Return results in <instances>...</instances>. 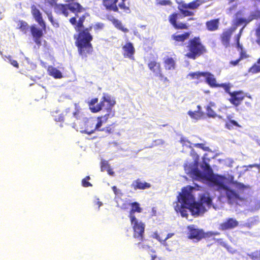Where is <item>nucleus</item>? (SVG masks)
Returning <instances> with one entry per match:
<instances>
[{
  "mask_svg": "<svg viewBox=\"0 0 260 260\" xmlns=\"http://www.w3.org/2000/svg\"><path fill=\"white\" fill-rule=\"evenodd\" d=\"M75 0H64L66 4H56L54 7L55 12L58 14H62L67 17L69 15L70 10L75 16L69 19L70 23L74 26L75 30L78 34L74 35L75 45L77 47L78 52L82 57H87V55L91 54L93 48L91 44L93 36L90 31L92 29V25H89L85 28L84 22L87 13H85L79 17L78 13L83 12L85 9L79 3L75 2Z\"/></svg>",
  "mask_w": 260,
  "mask_h": 260,
  "instance_id": "obj_1",
  "label": "nucleus"
},
{
  "mask_svg": "<svg viewBox=\"0 0 260 260\" xmlns=\"http://www.w3.org/2000/svg\"><path fill=\"white\" fill-rule=\"evenodd\" d=\"M185 56L188 59H196L207 52L206 46L202 43L199 37L189 39L186 46Z\"/></svg>",
  "mask_w": 260,
  "mask_h": 260,
  "instance_id": "obj_2",
  "label": "nucleus"
},
{
  "mask_svg": "<svg viewBox=\"0 0 260 260\" xmlns=\"http://www.w3.org/2000/svg\"><path fill=\"white\" fill-rule=\"evenodd\" d=\"M98 101V98H95L88 102L89 109L92 113H97L102 110H112L116 104L115 101L107 93H104L101 101L97 104Z\"/></svg>",
  "mask_w": 260,
  "mask_h": 260,
  "instance_id": "obj_3",
  "label": "nucleus"
},
{
  "mask_svg": "<svg viewBox=\"0 0 260 260\" xmlns=\"http://www.w3.org/2000/svg\"><path fill=\"white\" fill-rule=\"evenodd\" d=\"M193 201V197L191 192L183 188L182 192L179 193L178 197V202L181 204L177 203L175 206V210L177 213H180L182 217H187L188 216L187 210H190V206L192 202Z\"/></svg>",
  "mask_w": 260,
  "mask_h": 260,
  "instance_id": "obj_4",
  "label": "nucleus"
},
{
  "mask_svg": "<svg viewBox=\"0 0 260 260\" xmlns=\"http://www.w3.org/2000/svg\"><path fill=\"white\" fill-rule=\"evenodd\" d=\"M187 229V238L192 240L194 242H199L203 239L209 238L218 234V233H214L211 232L206 233L203 229L196 228L193 224L188 225Z\"/></svg>",
  "mask_w": 260,
  "mask_h": 260,
  "instance_id": "obj_5",
  "label": "nucleus"
},
{
  "mask_svg": "<svg viewBox=\"0 0 260 260\" xmlns=\"http://www.w3.org/2000/svg\"><path fill=\"white\" fill-rule=\"evenodd\" d=\"M130 221L134 231L133 237L139 241L137 245L139 248H143L144 246L141 243L144 240L145 225L142 221H139L137 218Z\"/></svg>",
  "mask_w": 260,
  "mask_h": 260,
  "instance_id": "obj_6",
  "label": "nucleus"
},
{
  "mask_svg": "<svg viewBox=\"0 0 260 260\" xmlns=\"http://www.w3.org/2000/svg\"><path fill=\"white\" fill-rule=\"evenodd\" d=\"M190 153L193 155L194 161L192 163H185L184 165V170L188 175H192L198 178H202L203 174L198 169L199 156L193 150H191Z\"/></svg>",
  "mask_w": 260,
  "mask_h": 260,
  "instance_id": "obj_7",
  "label": "nucleus"
},
{
  "mask_svg": "<svg viewBox=\"0 0 260 260\" xmlns=\"http://www.w3.org/2000/svg\"><path fill=\"white\" fill-rule=\"evenodd\" d=\"M230 98L228 99L230 103L235 107L239 106L245 97L252 100L250 95H247L242 90H236L230 93Z\"/></svg>",
  "mask_w": 260,
  "mask_h": 260,
  "instance_id": "obj_8",
  "label": "nucleus"
},
{
  "mask_svg": "<svg viewBox=\"0 0 260 260\" xmlns=\"http://www.w3.org/2000/svg\"><path fill=\"white\" fill-rule=\"evenodd\" d=\"M190 32L186 31L182 34L176 32L171 36V40L175 46H183L185 42L189 38Z\"/></svg>",
  "mask_w": 260,
  "mask_h": 260,
  "instance_id": "obj_9",
  "label": "nucleus"
},
{
  "mask_svg": "<svg viewBox=\"0 0 260 260\" xmlns=\"http://www.w3.org/2000/svg\"><path fill=\"white\" fill-rule=\"evenodd\" d=\"M179 14L174 12L169 15L168 20L170 23L175 29H187L188 25L185 23H177V21L178 19Z\"/></svg>",
  "mask_w": 260,
  "mask_h": 260,
  "instance_id": "obj_10",
  "label": "nucleus"
},
{
  "mask_svg": "<svg viewBox=\"0 0 260 260\" xmlns=\"http://www.w3.org/2000/svg\"><path fill=\"white\" fill-rule=\"evenodd\" d=\"M236 27H230L224 30L220 35V40L225 48L230 46V42L233 33L235 31Z\"/></svg>",
  "mask_w": 260,
  "mask_h": 260,
  "instance_id": "obj_11",
  "label": "nucleus"
},
{
  "mask_svg": "<svg viewBox=\"0 0 260 260\" xmlns=\"http://www.w3.org/2000/svg\"><path fill=\"white\" fill-rule=\"evenodd\" d=\"M226 197L229 201L232 203H235L240 206L246 201V198L240 197V196L233 190H229L226 192Z\"/></svg>",
  "mask_w": 260,
  "mask_h": 260,
  "instance_id": "obj_12",
  "label": "nucleus"
},
{
  "mask_svg": "<svg viewBox=\"0 0 260 260\" xmlns=\"http://www.w3.org/2000/svg\"><path fill=\"white\" fill-rule=\"evenodd\" d=\"M239 225V222L234 218H228L219 225L218 229L224 231L234 229Z\"/></svg>",
  "mask_w": 260,
  "mask_h": 260,
  "instance_id": "obj_13",
  "label": "nucleus"
},
{
  "mask_svg": "<svg viewBox=\"0 0 260 260\" xmlns=\"http://www.w3.org/2000/svg\"><path fill=\"white\" fill-rule=\"evenodd\" d=\"M149 69L154 74L161 78L164 77L161 72V65L159 62L155 60H151L148 63Z\"/></svg>",
  "mask_w": 260,
  "mask_h": 260,
  "instance_id": "obj_14",
  "label": "nucleus"
},
{
  "mask_svg": "<svg viewBox=\"0 0 260 260\" xmlns=\"http://www.w3.org/2000/svg\"><path fill=\"white\" fill-rule=\"evenodd\" d=\"M190 206V211L193 215H199L200 214L204 213L206 210L202 203L196 202L193 198V201L192 202Z\"/></svg>",
  "mask_w": 260,
  "mask_h": 260,
  "instance_id": "obj_15",
  "label": "nucleus"
},
{
  "mask_svg": "<svg viewBox=\"0 0 260 260\" xmlns=\"http://www.w3.org/2000/svg\"><path fill=\"white\" fill-rule=\"evenodd\" d=\"M30 29L31 34L34 38V42L37 45L40 46L42 43L41 38L43 36V30L36 27L35 25L31 26Z\"/></svg>",
  "mask_w": 260,
  "mask_h": 260,
  "instance_id": "obj_16",
  "label": "nucleus"
},
{
  "mask_svg": "<svg viewBox=\"0 0 260 260\" xmlns=\"http://www.w3.org/2000/svg\"><path fill=\"white\" fill-rule=\"evenodd\" d=\"M131 186L135 190H145L150 188L151 185L149 183L143 181L140 178H138L133 181Z\"/></svg>",
  "mask_w": 260,
  "mask_h": 260,
  "instance_id": "obj_17",
  "label": "nucleus"
},
{
  "mask_svg": "<svg viewBox=\"0 0 260 260\" xmlns=\"http://www.w3.org/2000/svg\"><path fill=\"white\" fill-rule=\"evenodd\" d=\"M207 179L214 185L217 186L219 189H226L227 188V187L223 182V177L221 176L213 174L209 177H208Z\"/></svg>",
  "mask_w": 260,
  "mask_h": 260,
  "instance_id": "obj_18",
  "label": "nucleus"
},
{
  "mask_svg": "<svg viewBox=\"0 0 260 260\" xmlns=\"http://www.w3.org/2000/svg\"><path fill=\"white\" fill-rule=\"evenodd\" d=\"M123 55L125 58L134 59V55L135 52V48L131 42H127L122 47Z\"/></svg>",
  "mask_w": 260,
  "mask_h": 260,
  "instance_id": "obj_19",
  "label": "nucleus"
},
{
  "mask_svg": "<svg viewBox=\"0 0 260 260\" xmlns=\"http://www.w3.org/2000/svg\"><path fill=\"white\" fill-rule=\"evenodd\" d=\"M237 48L240 49L239 57L236 60L230 61V65L233 67L238 65L241 60L249 57V55L247 54V51L243 48L241 45H240V47H237Z\"/></svg>",
  "mask_w": 260,
  "mask_h": 260,
  "instance_id": "obj_20",
  "label": "nucleus"
},
{
  "mask_svg": "<svg viewBox=\"0 0 260 260\" xmlns=\"http://www.w3.org/2000/svg\"><path fill=\"white\" fill-rule=\"evenodd\" d=\"M31 13L36 21L42 27L43 29L45 30V23L43 19L40 11L34 6L31 7Z\"/></svg>",
  "mask_w": 260,
  "mask_h": 260,
  "instance_id": "obj_21",
  "label": "nucleus"
},
{
  "mask_svg": "<svg viewBox=\"0 0 260 260\" xmlns=\"http://www.w3.org/2000/svg\"><path fill=\"white\" fill-rule=\"evenodd\" d=\"M242 15L243 13L241 11H239L237 12L235 14L236 18L234 21L235 26L234 27H236V29L238 26L242 24L244 25V27H245L246 25L252 20V18L250 19H246V18L243 17H239V16Z\"/></svg>",
  "mask_w": 260,
  "mask_h": 260,
  "instance_id": "obj_22",
  "label": "nucleus"
},
{
  "mask_svg": "<svg viewBox=\"0 0 260 260\" xmlns=\"http://www.w3.org/2000/svg\"><path fill=\"white\" fill-rule=\"evenodd\" d=\"M117 2L118 0H103L102 4L106 10L118 12Z\"/></svg>",
  "mask_w": 260,
  "mask_h": 260,
  "instance_id": "obj_23",
  "label": "nucleus"
},
{
  "mask_svg": "<svg viewBox=\"0 0 260 260\" xmlns=\"http://www.w3.org/2000/svg\"><path fill=\"white\" fill-rule=\"evenodd\" d=\"M219 18L207 21L205 23L207 29L209 31H214L219 29Z\"/></svg>",
  "mask_w": 260,
  "mask_h": 260,
  "instance_id": "obj_24",
  "label": "nucleus"
},
{
  "mask_svg": "<svg viewBox=\"0 0 260 260\" xmlns=\"http://www.w3.org/2000/svg\"><path fill=\"white\" fill-rule=\"evenodd\" d=\"M131 205L132 209L129 211L128 217L130 220H134L136 218L134 213L135 212L141 213L142 211V209L140 207V204L136 202L131 203Z\"/></svg>",
  "mask_w": 260,
  "mask_h": 260,
  "instance_id": "obj_25",
  "label": "nucleus"
},
{
  "mask_svg": "<svg viewBox=\"0 0 260 260\" xmlns=\"http://www.w3.org/2000/svg\"><path fill=\"white\" fill-rule=\"evenodd\" d=\"M96 131L95 126V120L93 119H87L85 122V128L84 133L90 135Z\"/></svg>",
  "mask_w": 260,
  "mask_h": 260,
  "instance_id": "obj_26",
  "label": "nucleus"
},
{
  "mask_svg": "<svg viewBox=\"0 0 260 260\" xmlns=\"http://www.w3.org/2000/svg\"><path fill=\"white\" fill-rule=\"evenodd\" d=\"M206 78V82L212 88L218 87V84L216 82V80L214 75L209 72H205Z\"/></svg>",
  "mask_w": 260,
  "mask_h": 260,
  "instance_id": "obj_27",
  "label": "nucleus"
},
{
  "mask_svg": "<svg viewBox=\"0 0 260 260\" xmlns=\"http://www.w3.org/2000/svg\"><path fill=\"white\" fill-rule=\"evenodd\" d=\"M48 74L55 79H60L62 77L61 72L56 68L49 66L47 68Z\"/></svg>",
  "mask_w": 260,
  "mask_h": 260,
  "instance_id": "obj_28",
  "label": "nucleus"
},
{
  "mask_svg": "<svg viewBox=\"0 0 260 260\" xmlns=\"http://www.w3.org/2000/svg\"><path fill=\"white\" fill-rule=\"evenodd\" d=\"M164 67L166 70H172L175 68V61L171 57H167L164 59Z\"/></svg>",
  "mask_w": 260,
  "mask_h": 260,
  "instance_id": "obj_29",
  "label": "nucleus"
},
{
  "mask_svg": "<svg viewBox=\"0 0 260 260\" xmlns=\"http://www.w3.org/2000/svg\"><path fill=\"white\" fill-rule=\"evenodd\" d=\"M232 116L228 115L227 116L228 120L225 122V127L229 130H231L234 128V127H240V124L235 120L231 119Z\"/></svg>",
  "mask_w": 260,
  "mask_h": 260,
  "instance_id": "obj_30",
  "label": "nucleus"
},
{
  "mask_svg": "<svg viewBox=\"0 0 260 260\" xmlns=\"http://www.w3.org/2000/svg\"><path fill=\"white\" fill-rule=\"evenodd\" d=\"M127 0H118L117 6L118 9L121 10L123 12L129 13L131 9L128 5H126V1Z\"/></svg>",
  "mask_w": 260,
  "mask_h": 260,
  "instance_id": "obj_31",
  "label": "nucleus"
},
{
  "mask_svg": "<svg viewBox=\"0 0 260 260\" xmlns=\"http://www.w3.org/2000/svg\"><path fill=\"white\" fill-rule=\"evenodd\" d=\"M202 3H203L201 0H194L188 4L184 3V6L183 7L184 8L194 10L197 9L202 5Z\"/></svg>",
  "mask_w": 260,
  "mask_h": 260,
  "instance_id": "obj_32",
  "label": "nucleus"
},
{
  "mask_svg": "<svg viewBox=\"0 0 260 260\" xmlns=\"http://www.w3.org/2000/svg\"><path fill=\"white\" fill-rule=\"evenodd\" d=\"M189 116L193 119L198 120L202 118L204 116V113L202 111H189L187 112Z\"/></svg>",
  "mask_w": 260,
  "mask_h": 260,
  "instance_id": "obj_33",
  "label": "nucleus"
},
{
  "mask_svg": "<svg viewBox=\"0 0 260 260\" xmlns=\"http://www.w3.org/2000/svg\"><path fill=\"white\" fill-rule=\"evenodd\" d=\"M184 6V4H182L178 7V9L179 12L181 13L182 15H183L184 17L186 16H192L194 15V12L192 11L188 10V8H184L183 7Z\"/></svg>",
  "mask_w": 260,
  "mask_h": 260,
  "instance_id": "obj_34",
  "label": "nucleus"
},
{
  "mask_svg": "<svg viewBox=\"0 0 260 260\" xmlns=\"http://www.w3.org/2000/svg\"><path fill=\"white\" fill-rule=\"evenodd\" d=\"M18 28L24 34H26L29 29V26L27 22L23 20H19L18 23Z\"/></svg>",
  "mask_w": 260,
  "mask_h": 260,
  "instance_id": "obj_35",
  "label": "nucleus"
},
{
  "mask_svg": "<svg viewBox=\"0 0 260 260\" xmlns=\"http://www.w3.org/2000/svg\"><path fill=\"white\" fill-rule=\"evenodd\" d=\"M112 23L117 28L122 31L123 32H127L128 31V29L127 28L124 27L121 21L118 19H113L112 20Z\"/></svg>",
  "mask_w": 260,
  "mask_h": 260,
  "instance_id": "obj_36",
  "label": "nucleus"
},
{
  "mask_svg": "<svg viewBox=\"0 0 260 260\" xmlns=\"http://www.w3.org/2000/svg\"><path fill=\"white\" fill-rule=\"evenodd\" d=\"M202 168L207 175V178L213 174V170L208 163L204 162V164L202 166Z\"/></svg>",
  "mask_w": 260,
  "mask_h": 260,
  "instance_id": "obj_37",
  "label": "nucleus"
},
{
  "mask_svg": "<svg viewBox=\"0 0 260 260\" xmlns=\"http://www.w3.org/2000/svg\"><path fill=\"white\" fill-rule=\"evenodd\" d=\"M214 106V104L210 103L209 106L206 108V114L208 117L215 118L216 116V112L211 108V106Z\"/></svg>",
  "mask_w": 260,
  "mask_h": 260,
  "instance_id": "obj_38",
  "label": "nucleus"
},
{
  "mask_svg": "<svg viewBox=\"0 0 260 260\" xmlns=\"http://www.w3.org/2000/svg\"><path fill=\"white\" fill-rule=\"evenodd\" d=\"M107 113L103 116H100L101 117H102V119L104 120V122H107L109 118H111L113 117L115 115V111L112 110H104Z\"/></svg>",
  "mask_w": 260,
  "mask_h": 260,
  "instance_id": "obj_39",
  "label": "nucleus"
},
{
  "mask_svg": "<svg viewBox=\"0 0 260 260\" xmlns=\"http://www.w3.org/2000/svg\"><path fill=\"white\" fill-rule=\"evenodd\" d=\"M256 63L257 64H254L249 69V72L252 74H255L260 72V57L257 59Z\"/></svg>",
  "mask_w": 260,
  "mask_h": 260,
  "instance_id": "obj_40",
  "label": "nucleus"
},
{
  "mask_svg": "<svg viewBox=\"0 0 260 260\" xmlns=\"http://www.w3.org/2000/svg\"><path fill=\"white\" fill-rule=\"evenodd\" d=\"M115 130V124L112 123L102 128L100 131L105 132L107 134H111L114 132Z\"/></svg>",
  "mask_w": 260,
  "mask_h": 260,
  "instance_id": "obj_41",
  "label": "nucleus"
},
{
  "mask_svg": "<svg viewBox=\"0 0 260 260\" xmlns=\"http://www.w3.org/2000/svg\"><path fill=\"white\" fill-rule=\"evenodd\" d=\"M212 201V199L210 197L205 196V195L202 196L200 199V202L202 203V205L205 204L209 207L211 205Z\"/></svg>",
  "mask_w": 260,
  "mask_h": 260,
  "instance_id": "obj_42",
  "label": "nucleus"
},
{
  "mask_svg": "<svg viewBox=\"0 0 260 260\" xmlns=\"http://www.w3.org/2000/svg\"><path fill=\"white\" fill-rule=\"evenodd\" d=\"M232 85L230 83H221V84H218V87H222L224 91L228 93L230 95V93H231V88L232 87Z\"/></svg>",
  "mask_w": 260,
  "mask_h": 260,
  "instance_id": "obj_43",
  "label": "nucleus"
},
{
  "mask_svg": "<svg viewBox=\"0 0 260 260\" xmlns=\"http://www.w3.org/2000/svg\"><path fill=\"white\" fill-rule=\"evenodd\" d=\"M252 260H260V249L248 254Z\"/></svg>",
  "mask_w": 260,
  "mask_h": 260,
  "instance_id": "obj_44",
  "label": "nucleus"
},
{
  "mask_svg": "<svg viewBox=\"0 0 260 260\" xmlns=\"http://www.w3.org/2000/svg\"><path fill=\"white\" fill-rule=\"evenodd\" d=\"M188 76L191 77V79H199L201 77H204L205 76V72H192L190 73Z\"/></svg>",
  "mask_w": 260,
  "mask_h": 260,
  "instance_id": "obj_45",
  "label": "nucleus"
},
{
  "mask_svg": "<svg viewBox=\"0 0 260 260\" xmlns=\"http://www.w3.org/2000/svg\"><path fill=\"white\" fill-rule=\"evenodd\" d=\"M155 238L157 240H158L159 242H163V243L164 244V243L165 242V241L169 238H171V237H172L173 235H174V234L173 233H169L167 237H165V239H162L161 238L159 235L157 233H155Z\"/></svg>",
  "mask_w": 260,
  "mask_h": 260,
  "instance_id": "obj_46",
  "label": "nucleus"
},
{
  "mask_svg": "<svg viewBox=\"0 0 260 260\" xmlns=\"http://www.w3.org/2000/svg\"><path fill=\"white\" fill-rule=\"evenodd\" d=\"M105 123L106 122H104V120L102 119V117L98 116L97 117V122L95 123L96 130L100 131V130L102 129L101 128V127L102 126L103 124Z\"/></svg>",
  "mask_w": 260,
  "mask_h": 260,
  "instance_id": "obj_47",
  "label": "nucleus"
},
{
  "mask_svg": "<svg viewBox=\"0 0 260 260\" xmlns=\"http://www.w3.org/2000/svg\"><path fill=\"white\" fill-rule=\"evenodd\" d=\"M255 35L256 37V42L260 46V23L255 29Z\"/></svg>",
  "mask_w": 260,
  "mask_h": 260,
  "instance_id": "obj_48",
  "label": "nucleus"
},
{
  "mask_svg": "<svg viewBox=\"0 0 260 260\" xmlns=\"http://www.w3.org/2000/svg\"><path fill=\"white\" fill-rule=\"evenodd\" d=\"M90 179L89 176H87L82 180V185L84 187H91L92 184L88 181Z\"/></svg>",
  "mask_w": 260,
  "mask_h": 260,
  "instance_id": "obj_49",
  "label": "nucleus"
},
{
  "mask_svg": "<svg viewBox=\"0 0 260 260\" xmlns=\"http://www.w3.org/2000/svg\"><path fill=\"white\" fill-rule=\"evenodd\" d=\"M157 4L160 6H171L172 2L170 0H159Z\"/></svg>",
  "mask_w": 260,
  "mask_h": 260,
  "instance_id": "obj_50",
  "label": "nucleus"
},
{
  "mask_svg": "<svg viewBox=\"0 0 260 260\" xmlns=\"http://www.w3.org/2000/svg\"><path fill=\"white\" fill-rule=\"evenodd\" d=\"M244 27H243L239 31V33L236 36V47H240V39L241 36L243 29Z\"/></svg>",
  "mask_w": 260,
  "mask_h": 260,
  "instance_id": "obj_51",
  "label": "nucleus"
},
{
  "mask_svg": "<svg viewBox=\"0 0 260 260\" xmlns=\"http://www.w3.org/2000/svg\"><path fill=\"white\" fill-rule=\"evenodd\" d=\"M48 19H49V21H50V22L52 23V24L54 27H57L59 26L58 23L54 21V20L53 19V16H52V14L51 13L48 14Z\"/></svg>",
  "mask_w": 260,
  "mask_h": 260,
  "instance_id": "obj_52",
  "label": "nucleus"
},
{
  "mask_svg": "<svg viewBox=\"0 0 260 260\" xmlns=\"http://www.w3.org/2000/svg\"><path fill=\"white\" fill-rule=\"evenodd\" d=\"M112 189L116 196H122L123 193H122L121 190L118 189L116 186H112Z\"/></svg>",
  "mask_w": 260,
  "mask_h": 260,
  "instance_id": "obj_53",
  "label": "nucleus"
},
{
  "mask_svg": "<svg viewBox=\"0 0 260 260\" xmlns=\"http://www.w3.org/2000/svg\"><path fill=\"white\" fill-rule=\"evenodd\" d=\"M64 115L63 113L60 114L58 115L55 116L54 120L57 122H62L64 120Z\"/></svg>",
  "mask_w": 260,
  "mask_h": 260,
  "instance_id": "obj_54",
  "label": "nucleus"
},
{
  "mask_svg": "<svg viewBox=\"0 0 260 260\" xmlns=\"http://www.w3.org/2000/svg\"><path fill=\"white\" fill-rule=\"evenodd\" d=\"M235 186L239 190H243L246 188V186L244 184L239 182H236Z\"/></svg>",
  "mask_w": 260,
  "mask_h": 260,
  "instance_id": "obj_55",
  "label": "nucleus"
},
{
  "mask_svg": "<svg viewBox=\"0 0 260 260\" xmlns=\"http://www.w3.org/2000/svg\"><path fill=\"white\" fill-rule=\"evenodd\" d=\"M194 146L197 148H201L204 150H207L208 147H206L205 144L203 143H197L194 144Z\"/></svg>",
  "mask_w": 260,
  "mask_h": 260,
  "instance_id": "obj_56",
  "label": "nucleus"
},
{
  "mask_svg": "<svg viewBox=\"0 0 260 260\" xmlns=\"http://www.w3.org/2000/svg\"><path fill=\"white\" fill-rule=\"evenodd\" d=\"M10 62H11V64L14 67H16V68H19V63H18V62L16 60H11Z\"/></svg>",
  "mask_w": 260,
  "mask_h": 260,
  "instance_id": "obj_57",
  "label": "nucleus"
},
{
  "mask_svg": "<svg viewBox=\"0 0 260 260\" xmlns=\"http://www.w3.org/2000/svg\"><path fill=\"white\" fill-rule=\"evenodd\" d=\"M245 104L248 108H252V103L250 101H246L245 102Z\"/></svg>",
  "mask_w": 260,
  "mask_h": 260,
  "instance_id": "obj_58",
  "label": "nucleus"
},
{
  "mask_svg": "<svg viewBox=\"0 0 260 260\" xmlns=\"http://www.w3.org/2000/svg\"><path fill=\"white\" fill-rule=\"evenodd\" d=\"M79 112L78 111H77L73 113V116L77 119H79Z\"/></svg>",
  "mask_w": 260,
  "mask_h": 260,
  "instance_id": "obj_59",
  "label": "nucleus"
},
{
  "mask_svg": "<svg viewBox=\"0 0 260 260\" xmlns=\"http://www.w3.org/2000/svg\"><path fill=\"white\" fill-rule=\"evenodd\" d=\"M107 165H108L107 162H103L102 164V166H101V170H102V171H103V168L105 167Z\"/></svg>",
  "mask_w": 260,
  "mask_h": 260,
  "instance_id": "obj_60",
  "label": "nucleus"
},
{
  "mask_svg": "<svg viewBox=\"0 0 260 260\" xmlns=\"http://www.w3.org/2000/svg\"><path fill=\"white\" fill-rule=\"evenodd\" d=\"M223 246H224L225 248H226L228 250H229V249H230V246L228 245L227 244H223Z\"/></svg>",
  "mask_w": 260,
  "mask_h": 260,
  "instance_id": "obj_61",
  "label": "nucleus"
},
{
  "mask_svg": "<svg viewBox=\"0 0 260 260\" xmlns=\"http://www.w3.org/2000/svg\"><path fill=\"white\" fill-rule=\"evenodd\" d=\"M197 108H198V110H197V111H199V110H200V111H202V108H201V106L198 105V106H197Z\"/></svg>",
  "mask_w": 260,
  "mask_h": 260,
  "instance_id": "obj_62",
  "label": "nucleus"
},
{
  "mask_svg": "<svg viewBox=\"0 0 260 260\" xmlns=\"http://www.w3.org/2000/svg\"><path fill=\"white\" fill-rule=\"evenodd\" d=\"M97 204L99 206V208L102 205V203L99 201L97 202Z\"/></svg>",
  "mask_w": 260,
  "mask_h": 260,
  "instance_id": "obj_63",
  "label": "nucleus"
},
{
  "mask_svg": "<svg viewBox=\"0 0 260 260\" xmlns=\"http://www.w3.org/2000/svg\"><path fill=\"white\" fill-rule=\"evenodd\" d=\"M244 226H247V227H248V228H250V225L249 223H245V224L244 225Z\"/></svg>",
  "mask_w": 260,
  "mask_h": 260,
  "instance_id": "obj_64",
  "label": "nucleus"
}]
</instances>
